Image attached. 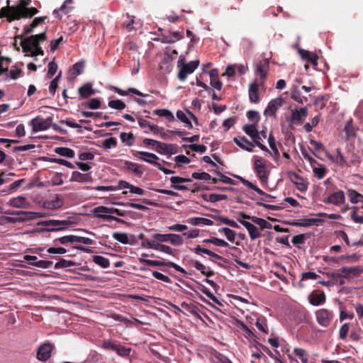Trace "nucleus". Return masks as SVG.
Segmentation results:
<instances>
[{
	"label": "nucleus",
	"mask_w": 363,
	"mask_h": 363,
	"mask_svg": "<svg viewBox=\"0 0 363 363\" xmlns=\"http://www.w3.org/2000/svg\"><path fill=\"white\" fill-rule=\"evenodd\" d=\"M33 28L34 27H32L31 24L29 26H26L23 35L17 38L21 39L20 45L22 47L25 56L31 57L34 60H37L38 55H44V51L40 46V44L47 39V35L45 32H43L28 38L23 36L33 32Z\"/></svg>",
	"instance_id": "nucleus-1"
},
{
	"label": "nucleus",
	"mask_w": 363,
	"mask_h": 363,
	"mask_svg": "<svg viewBox=\"0 0 363 363\" xmlns=\"http://www.w3.org/2000/svg\"><path fill=\"white\" fill-rule=\"evenodd\" d=\"M363 272L359 266L343 267L337 272L328 273V275L340 284H344L346 281H350L359 276Z\"/></svg>",
	"instance_id": "nucleus-2"
},
{
	"label": "nucleus",
	"mask_w": 363,
	"mask_h": 363,
	"mask_svg": "<svg viewBox=\"0 0 363 363\" xmlns=\"http://www.w3.org/2000/svg\"><path fill=\"white\" fill-rule=\"evenodd\" d=\"M37 13L38 10L34 7H3L0 11V17H6L9 21H13L21 17H32Z\"/></svg>",
	"instance_id": "nucleus-3"
},
{
	"label": "nucleus",
	"mask_w": 363,
	"mask_h": 363,
	"mask_svg": "<svg viewBox=\"0 0 363 363\" xmlns=\"http://www.w3.org/2000/svg\"><path fill=\"white\" fill-rule=\"evenodd\" d=\"M253 169L262 185H267L270 172L267 167V161L262 157L253 156Z\"/></svg>",
	"instance_id": "nucleus-4"
},
{
	"label": "nucleus",
	"mask_w": 363,
	"mask_h": 363,
	"mask_svg": "<svg viewBox=\"0 0 363 363\" xmlns=\"http://www.w3.org/2000/svg\"><path fill=\"white\" fill-rule=\"evenodd\" d=\"M92 214L94 218L101 219L104 221H116L120 223H124L123 220L115 216L110 215L109 207L105 206H98L94 208L92 210Z\"/></svg>",
	"instance_id": "nucleus-5"
},
{
	"label": "nucleus",
	"mask_w": 363,
	"mask_h": 363,
	"mask_svg": "<svg viewBox=\"0 0 363 363\" xmlns=\"http://www.w3.org/2000/svg\"><path fill=\"white\" fill-rule=\"evenodd\" d=\"M199 65V60H193L188 63L182 61L178 62V67L180 68L178 73V78L180 81H184L186 77L193 73Z\"/></svg>",
	"instance_id": "nucleus-6"
},
{
	"label": "nucleus",
	"mask_w": 363,
	"mask_h": 363,
	"mask_svg": "<svg viewBox=\"0 0 363 363\" xmlns=\"http://www.w3.org/2000/svg\"><path fill=\"white\" fill-rule=\"evenodd\" d=\"M160 236H162L161 233H154L153 238L154 242L150 249L163 252L167 255H174V250L169 247V245H166L162 244L163 242H167L165 240H163Z\"/></svg>",
	"instance_id": "nucleus-7"
},
{
	"label": "nucleus",
	"mask_w": 363,
	"mask_h": 363,
	"mask_svg": "<svg viewBox=\"0 0 363 363\" xmlns=\"http://www.w3.org/2000/svg\"><path fill=\"white\" fill-rule=\"evenodd\" d=\"M51 124L52 118L50 117L43 118L38 116L29 122V125L32 127V130L34 133L46 130L51 126Z\"/></svg>",
	"instance_id": "nucleus-8"
},
{
	"label": "nucleus",
	"mask_w": 363,
	"mask_h": 363,
	"mask_svg": "<svg viewBox=\"0 0 363 363\" xmlns=\"http://www.w3.org/2000/svg\"><path fill=\"white\" fill-rule=\"evenodd\" d=\"M70 220H49L45 222V225L50 231H58L67 229L72 226Z\"/></svg>",
	"instance_id": "nucleus-9"
},
{
	"label": "nucleus",
	"mask_w": 363,
	"mask_h": 363,
	"mask_svg": "<svg viewBox=\"0 0 363 363\" xmlns=\"http://www.w3.org/2000/svg\"><path fill=\"white\" fill-rule=\"evenodd\" d=\"M325 203L333 204L336 206H340L345 202V195L343 191L338 190L335 192L329 194L327 198L323 200Z\"/></svg>",
	"instance_id": "nucleus-10"
},
{
	"label": "nucleus",
	"mask_w": 363,
	"mask_h": 363,
	"mask_svg": "<svg viewBox=\"0 0 363 363\" xmlns=\"http://www.w3.org/2000/svg\"><path fill=\"white\" fill-rule=\"evenodd\" d=\"M284 100L282 97H277L271 100L264 111L265 116H275L278 109L283 105Z\"/></svg>",
	"instance_id": "nucleus-11"
},
{
	"label": "nucleus",
	"mask_w": 363,
	"mask_h": 363,
	"mask_svg": "<svg viewBox=\"0 0 363 363\" xmlns=\"http://www.w3.org/2000/svg\"><path fill=\"white\" fill-rule=\"evenodd\" d=\"M308 115V109L306 107H301L300 108H295L291 111V116L290 117V123L293 125H298L301 123Z\"/></svg>",
	"instance_id": "nucleus-12"
},
{
	"label": "nucleus",
	"mask_w": 363,
	"mask_h": 363,
	"mask_svg": "<svg viewBox=\"0 0 363 363\" xmlns=\"http://www.w3.org/2000/svg\"><path fill=\"white\" fill-rule=\"evenodd\" d=\"M290 181L296 186L301 192H304L308 189V182L307 180L295 172H291L289 174Z\"/></svg>",
	"instance_id": "nucleus-13"
},
{
	"label": "nucleus",
	"mask_w": 363,
	"mask_h": 363,
	"mask_svg": "<svg viewBox=\"0 0 363 363\" xmlns=\"http://www.w3.org/2000/svg\"><path fill=\"white\" fill-rule=\"evenodd\" d=\"M315 317L319 325L326 327L332 320L333 313L327 309L322 308L316 311Z\"/></svg>",
	"instance_id": "nucleus-14"
},
{
	"label": "nucleus",
	"mask_w": 363,
	"mask_h": 363,
	"mask_svg": "<svg viewBox=\"0 0 363 363\" xmlns=\"http://www.w3.org/2000/svg\"><path fill=\"white\" fill-rule=\"evenodd\" d=\"M23 260L28 262L30 265L42 269H48L52 264V261L38 260L36 256L26 255L23 256Z\"/></svg>",
	"instance_id": "nucleus-15"
},
{
	"label": "nucleus",
	"mask_w": 363,
	"mask_h": 363,
	"mask_svg": "<svg viewBox=\"0 0 363 363\" xmlns=\"http://www.w3.org/2000/svg\"><path fill=\"white\" fill-rule=\"evenodd\" d=\"M171 187L175 190L182 191L188 190L187 186L184 185L185 182H191L192 180L190 178H184L181 177L174 176L170 177Z\"/></svg>",
	"instance_id": "nucleus-16"
},
{
	"label": "nucleus",
	"mask_w": 363,
	"mask_h": 363,
	"mask_svg": "<svg viewBox=\"0 0 363 363\" xmlns=\"http://www.w3.org/2000/svg\"><path fill=\"white\" fill-rule=\"evenodd\" d=\"M155 150L162 155H174L177 152V147L174 145L167 144L161 142H155Z\"/></svg>",
	"instance_id": "nucleus-17"
},
{
	"label": "nucleus",
	"mask_w": 363,
	"mask_h": 363,
	"mask_svg": "<svg viewBox=\"0 0 363 363\" xmlns=\"http://www.w3.org/2000/svg\"><path fill=\"white\" fill-rule=\"evenodd\" d=\"M8 204L11 207L16 208H28L30 206V203L23 196H18L10 199Z\"/></svg>",
	"instance_id": "nucleus-18"
},
{
	"label": "nucleus",
	"mask_w": 363,
	"mask_h": 363,
	"mask_svg": "<svg viewBox=\"0 0 363 363\" xmlns=\"http://www.w3.org/2000/svg\"><path fill=\"white\" fill-rule=\"evenodd\" d=\"M52 349V345L50 343L43 344L38 350L37 358L42 362L48 360L50 357V353Z\"/></svg>",
	"instance_id": "nucleus-19"
},
{
	"label": "nucleus",
	"mask_w": 363,
	"mask_h": 363,
	"mask_svg": "<svg viewBox=\"0 0 363 363\" xmlns=\"http://www.w3.org/2000/svg\"><path fill=\"white\" fill-rule=\"evenodd\" d=\"M239 223L247 229L251 240H255L261 236L260 230L253 223L244 220H239Z\"/></svg>",
	"instance_id": "nucleus-20"
},
{
	"label": "nucleus",
	"mask_w": 363,
	"mask_h": 363,
	"mask_svg": "<svg viewBox=\"0 0 363 363\" xmlns=\"http://www.w3.org/2000/svg\"><path fill=\"white\" fill-rule=\"evenodd\" d=\"M174 308L177 309L179 311L185 313L184 311H186L189 313L191 314L192 315L201 318V316L199 313V309L197 306L194 303H187V302H182L181 303V307L182 309L179 308L178 306H174Z\"/></svg>",
	"instance_id": "nucleus-21"
},
{
	"label": "nucleus",
	"mask_w": 363,
	"mask_h": 363,
	"mask_svg": "<svg viewBox=\"0 0 363 363\" xmlns=\"http://www.w3.org/2000/svg\"><path fill=\"white\" fill-rule=\"evenodd\" d=\"M122 167L126 170L134 172L138 176H141L145 171L143 165L127 160L122 162Z\"/></svg>",
	"instance_id": "nucleus-22"
},
{
	"label": "nucleus",
	"mask_w": 363,
	"mask_h": 363,
	"mask_svg": "<svg viewBox=\"0 0 363 363\" xmlns=\"http://www.w3.org/2000/svg\"><path fill=\"white\" fill-rule=\"evenodd\" d=\"M160 238L163 240L169 242L171 245L174 246H181L183 245L184 240L182 237L179 234L174 233H167L162 234Z\"/></svg>",
	"instance_id": "nucleus-23"
},
{
	"label": "nucleus",
	"mask_w": 363,
	"mask_h": 363,
	"mask_svg": "<svg viewBox=\"0 0 363 363\" xmlns=\"http://www.w3.org/2000/svg\"><path fill=\"white\" fill-rule=\"evenodd\" d=\"M16 216L18 219H21L20 223L35 220L36 218L42 217L40 213L33 212V211H17Z\"/></svg>",
	"instance_id": "nucleus-24"
},
{
	"label": "nucleus",
	"mask_w": 363,
	"mask_h": 363,
	"mask_svg": "<svg viewBox=\"0 0 363 363\" xmlns=\"http://www.w3.org/2000/svg\"><path fill=\"white\" fill-rule=\"evenodd\" d=\"M138 157L149 164H153L155 167H157V164H159L157 162L159 160V157L154 153L145 152V151H140L138 152Z\"/></svg>",
	"instance_id": "nucleus-25"
},
{
	"label": "nucleus",
	"mask_w": 363,
	"mask_h": 363,
	"mask_svg": "<svg viewBox=\"0 0 363 363\" xmlns=\"http://www.w3.org/2000/svg\"><path fill=\"white\" fill-rule=\"evenodd\" d=\"M233 142L239 146L242 150H245L247 152H252L253 147H255V144L250 141H249L244 136L235 137L233 138Z\"/></svg>",
	"instance_id": "nucleus-26"
},
{
	"label": "nucleus",
	"mask_w": 363,
	"mask_h": 363,
	"mask_svg": "<svg viewBox=\"0 0 363 363\" xmlns=\"http://www.w3.org/2000/svg\"><path fill=\"white\" fill-rule=\"evenodd\" d=\"M298 52L303 60L311 62L314 67L318 65V56L315 53L303 49H298Z\"/></svg>",
	"instance_id": "nucleus-27"
},
{
	"label": "nucleus",
	"mask_w": 363,
	"mask_h": 363,
	"mask_svg": "<svg viewBox=\"0 0 363 363\" xmlns=\"http://www.w3.org/2000/svg\"><path fill=\"white\" fill-rule=\"evenodd\" d=\"M70 181L79 183H90L92 181V178L88 174H82L79 172L74 171L72 174Z\"/></svg>",
	"instance_id": "nucleus-28"
},
{
	"label": "nucleus",
	"mask_w": 363,
	"mask_h": 363,
	"mask_svg": "<svg viewBox=\"0 0 363 363\" xmlns=\"http://www.w3.org/2000/svg\"><path fill=\"white\" fill-rule=\"evenodd\" d=\"M333 163L335 164L340 166V167H350L351 164H354V161L352 160L350 163L347 162L346 160L345 159V157L341 152V150L340 148L336 149V155H335V158L333 160Z\"/></svg>",
	"instance_id": "nucleus-29"
},
{
	"label": "nucleus",
	"mask_w": 363,
	"mask_h": 363,
	"mask_svg": "<svg viewBox=\"0 0 363 363\" xmlns=\"http://www.w3.org/2000/svg\"><path fill=\"white\" fill-rule=\"evenodd\" d=\"M243 130L252 139L253 142L257 140H262V138L259 137V131L257 130L255 125L250 124L245 125L243 127Z\"/></svg>",
	"instance_id": "nucleus-30"
},
{
	"label": "nucleus",
	"mask_w": 363,
	"mask_h": 363,
	"mask_svg": "<svg viewBox=\"0 0 363 363\" xmlns=\"http://www.w3.org/2000/svg\"><path fill=\"white\" fill-rule=\"evenodd\" d=\"M259 85L256 81L250 84L249 86V99L251 102L257 103L259 101L258 96Z\"/></svg>",
	"instance_id": "nucleus-31"
},
{
	"label": "nucleus",
	"mask_w": 363,
	"mask_h": 363,
	"mask_svg": "<svg viewBox=\"0 0 363 363\" xmlns=\"http://www.w3.org/2000/svg\"><path fill=\"white\" fill-rule=\"evenodd\" d=\"M187 222L192 225H207L211 226L213 225V221L211 219L201 218V217H193L188 219Z\"/></svg>",
	"instance_id": "nucleus-32"
},
{
	"label": "nucleus",
	"mask_w": 363,
	"mask_h": 363,
	"mask_svg": "<svg viewBox=\"0 0 363 363\" xmlns=\"http://www.w3.org/2000/svg\"><path fill=\"white\" fill-rule=\"evenodd\" d=\"M79 94L82 98H89L96 94V90L92 89L91 84H85L79 88Z\"/></svg>",
	"instance_id": "nucleus-33"
},
{
	"label": "nucleus",
	"mask_w": 363,
	"mask_h": 363,
	"mask_svg": "<svg viewBox=\"0 0 363 363\" xmlns=\"http://www.w3.org/2000/svg\"><path fill=\"white\" fill-rule=\"evenodd\" d=\"M183 37L182 33L179 31L171 32L169 35H162L160 40L163 43H173Z\"/></svg>",
	"instance_id": "nucleus-34"
},
{
	"label": "nucleus",
	"mask_w": 363,
	"mask_h": 363,
	"mask_svg": "<svg viewBox=\"0 0 363 363\" xmlns=\"http://www.w3.org/2000/svg\"><path fill=\"white\" fill-rule=\"evenodd\" d=\"M244 185H245L246 186H247L248 188L252 189L253 191H255V192H257L258 194L259 195H264L266 196L267 197H271L270 195H268L267 194H265L261 189H259L257 186H256L255 184H254L252 182L245 179V178L240 177V176H237L236 177Z\"/></svg>",
	"instance_id": "nucleus-35"
},
{
	"label": "nucleus",
	"mask_w": 363,
	"mask_h": 363,
	"mask_svg": "<svg viewBox=\"0 0 363 363\" xmlns=\"http://www.w3.org/2000/svg\"><path fill=\"white\" fill-rule=\"evenodd\" d=\"M177 118L178 120H179L181 122H182L185 127L188 128H192L193 125L191 124V122L190 121V116L187 113L184 112L183 111L179 110L177 111L176 113Z\"/></svg>",
	"instance_id": "nucleus-36"
},
{
	"label": "nucleus",
	"mask_w": 363,
	"mask_h": 363,
	"mask_svg": "<svg viewBox=\"0 0 363 363\" xmlns=\"http://www.w3.org/2000/svg\"><path fill=\"white\" fill-rule=\"evenodd\" d=\"M21 65H14L11 67L10 70H8V72H4L6 77H9L13 80H16L21 77Z\"/></svg>",
	"instance_id": "nucleus-37"
},
{
	"label": "nucleus",
	"mask_w": 363,
	"mask_h": 363,
	"mask_svg": "<svg viewBox=\"0 0 363 363\" xmlns=\"http://www.w3.org/2000/svg\"><path fill=\"white\" fill-rule=\"evenodd\" d=\"M318 221L316 218H301L293 223V225L297 227H309L316 224Z\"/></svg>",
	"instance_id": "nucleus-38"
},
{
	"label": "nucleus",
	"mask_w": 363,
	"mask_h": 363,
	"mask_svg": "<svg viewBox=\"0 0 363 363\" xmlns=\"http://www.w3.org/2000/svg\"><path fill=\"white\" fill-rule=\"evenodd\" d=\"M291 96V99H293L294 101L302 104L307 102L308 101L307 97L302 96L301 91L296 86L292 88Z\"/></svg>",
	"instance_id": "nucleus-39"
},
{
	"label": "nucleus",
	"mask_w": 363,
	"mask_h": 363,
	"mask_svg": "<svg viewBox=\"0 0 363 363\" xmlns=\"http://www.w3.org/2000/svg\"><path fill=\"white\" fill-rule=\"evenodd\" d=\"M55 153L60 156L68 158H73L74 157V151L70 148L65 147H58L55 149Z\"/></svg>",
	"instance_id": "nucleus-40"
},
{
	"label": "nucleus",
	"mask_w": 363,
	"mask_h": 363,
	"mask_svg": "<svg viewBox=\"0 0 363 363\" xmlns=\"http://www.w3.org/2000/svg\"><path fill=\"white\" fill-rule=\"evenodd\" d=\"M251 220L252 221L253 223L258 225L260 227L261 230L271 229L272 228V224L263 218H258L256 216H252Z\"/></svg>",
	"instance_id": "nucleus-41"
},
{
	"label": "nucleus",
	"mask_w": 363,
	"mask_h": 363,
	"mask_svg": "<svg viewBox=\"0 0 363 363\" xmlns=\"http://www.w3.org/2000/svg\"><path fill=\"white\" fill-rule=\"evenodd\" d=\"M92 260L96 264H97L104 269L108 268L110 265V262H109L108 259H107L105 257L101 256V255L93 256Z\"/></svg>",
	"instance_id": "nucleus-42"
},
{
	"label": "nucleus",
	"mask_w": 363,
	"mask_h": 363,
	"mask_svg": "<svg viewBox=\"0 0 363 363\" xmlns=\"http://www.w3.org/2000/svg\"><path fill=\"white\" fill-rule=\"evenodd\" d=\"M113 90L121 96H127L130 94H135L138 96H143V94L135 88H129L127 91L122 90L118 87H113Z\"/></svg>",
	"instance_id": "nucleus-43"
},
{
	"label": "nucleus",
	"mask_w": 363,
	"mask_h": 363,
	"mask_svg": "<svg viewBox=\"0 0 363 363\" xmlns=\"http://www.w3.org/2000/svg\"><path fill=\"white\" fill-rule=\"evenodd\" d=\"M154 112L157 116L164 117L169 122L174 120L173 113L168 109H156Z\"/></svg>",
	"instance_id": "nucleus-44"
},
{
	"label": "nucleus",
	"mask_w": 363,
	"mask_h": 363,
	"mask_svg": "<svg viewBox=\"0 0 363 363\" xmlns=\"http://www.w3.org/2000/svg\"><path fill=\"white\" fill-rule=\"evenodd\" d=\"M268 69V62H265L264 64L256 65V74H259L261 79H264Z\"/></svg>",
	"instance_id": "nucleus-45"
},
{
	"label": "nucleus",
	"mask_w": 363,
	"mask_h": 363,
	"mask_svg": "<svg viewBox=\"0 0 363 363\" xmlns=\"http://www.w3.org/2000/svg\"><path fill=\"white\" fill-rule=\"evenodd\" d=\"M219 232L224 233L227 240L231 242H233L236 238V233L233 230L228 228H221L219 229Z\"/></svg>",
	"instance_id": "nucleus-46"
},
{
	"label": "nucleus",
	"mask_w": 363,
	"mask_h": 363,
	"mask_svg": "<svg viewBox=\"0 0 363 363\" xmlns=\"http://www.w3.org/2000/svg\"><path fill=\"white\" fill-rule=\"evenodd\" d=\"M139 240L141 241V246L144 248L150 249L153 242H154V238H153V234L151 236V239H148L145 238V235L141 233L138 236Z\"/></svg>",
	"instance_id": "nucleus-47"
},
{
	"label": "nucleus",
	"mask_w": 363,
	"mask_h": 363,
	"mask_svg": "<svg viewBox=\"0 0 363 363\" xmlns=\"http://www.w3.org/2000/svg\"><path fill=\"white\" fill-rule=\"evenodd\" d=\"M108 106L111 108L116 110H123L126 107L125 104L119 99L109 101Z\"/></svg>",
	"instance_id": "nucleus-48"
},
{
	"label": "nucleus",
	"mask_w": 363,
	"mask_h": 363,
	"mask_svg": "<svg viewBox=\"0 0 363 363\" xmlns=\"http://www.w3.org/2000/svg\"><path fill=\"white\" fill-rule=\"evenodd\" d=\"M348 196L351 203H357L363 199V195L359 194L357 191L353 189H350L348 191Z\"/></svg>",
	"instance_id": "nucleus-49"
},
{
	"label": "nucleus",
	"mask_w": 363,
	"mask_h": 363,
	"mask_svg": "<svg viewBox=\"0 0 363 363\" xmlns=\"http://www.w3.org/2000/svg\"><path fill=\"white\" fill-rule=\"evenodd\" d=\"M112 236L114 240L122 244H128L129 242V238L126 233L116 232L113 233Z\"/></svg>",
	"instance_id": "nucleus-50"
},
{
	"label": "nucleus",
	"mask_w": 363,
	"mask_h": 363,
	"mask_svg": "<svg viewBox=\"0 0 363 363\" xmlns=\"http://www.w3.org/2000/svg\"><path fill=\"white\" fill-rule=\"evenodd\" d=\"M325 301V296L323 293L315 294L311 298L310 302L313 306H318Z\"/></svg>",
	"instance_id": "nucleus-51"
},
{
	"label": "nucleus",
	"mask_w": 363,
	"mask_h": 363,
	"mask_svg": "<svg viewBox=\"0 0 363 363\" xmlns=\"http://www.w3.org/2000/svg\"><path fill=\"white\" fill-rule=\"evenodd\" d=\"M310 144H311V147H313V149L314 150L315 155L316 157H318L317 155L318 153H320V152H324L326 150L325 148L324 145L318 141H316L314 140H311Z\"/></svg>",
	"instance_id": "nucleus-52"
},
{
	"label": "nucleus",
	"mask_w": 363,
	"mask_h": 363,
	"mask_svg": "<svg viewBox=\"0 0 363 363\" xmlns=\"http://www.w3.org/2000/svg\"><path fill=\"white\" fill-rule=\"evenodd\" d=\"M120 138L123 143H125L128 146H131L134 143V137L132 133H121Z\"/></svg>",
	"instance_id": "nucleus-53"
},
{
	"label": "nucleus",
	"mask_w": 363,
	"mask_h": 363,
	"mask_svg": "<svg viewBox=\"0 0 363 363\" xmlns=\"http://www.w3.org/2000/svg\"><path fill=\"white\" fill-rule=\"evenodd\" d=\"M313 172L314 175L318 179H321L324 177V176L326 173V169L323 165L319 164L318 167H313Z\"/></svg>",
	"instance_id": "nucleus-54"
},
{
	"label": "nucleus",
	"mask_w": 363,
	"mask_h": 363,
	"mask_svg": "<svg viewBox=\"0 0 363 363\" xmlns=\"http://www.w3.org/2000/svg\"><path fill=\"white\" fill-rule=\"evenodd\" d=\"M191 177L194 179L208 181L211 179V176L207 172H194Z\"/></svg>",
	"instance_id": "nucleus-55"
},
{
	"label": "nucleus",
	"mask_w": 363,
	"mask_h": 363,
	"mask_svg": "<svg viewBox=\"0 0 363 363\" xmlns=\"http://www.w3.org/2000/svg\"><path fill=\"white\" fill-rule=\"evenodd\" d=\"M84 68V63L82 62H79L75 63L71 69V72H73L75 75H79L83 72Z\"/></svg>",
	"instance_id": "nucleus-56"
},
{
	"label": "nucleus",
	"mask_w": 363,
	"mask_h": 363,
	"mask_svg": "<svg viewBox=\"0 0 363 363\" xmlns=\"http://www.w3.org/2000/svg\"><path fill=\"white\" fill-rule=\"evenodd\" d=\"M228 196L222 194H211L208 196V201L215 203L219 201L225 200Z\"/></svg>",
	"instance_id": "nucleus-57"
},
{
	"label": "nucleus",
	"mask_w": 363,
	"mask_h": 363,
	"mask_svg": "<svg viewBox=\"0 0 363 363\" xmlns=\"http://www.w3.org/2000/svg\"><path fill=\"white\" fill-rule=\"evenodd\" d=\"M75 235H69L59 238L57 240L62 245L74 243Z\"/></svg>",
	"instance_id": "nucleus-58"
},
{
	"label": "nucleus",
	"mask_w": 363,
	"mask_h": 363,
	"mask_svg": "<svg viewBox=\"0 0 363 363\" xmlns=\"http://www.w3.org/2000/svg\"><path fill=\"white\" fill-rule=\"evenodd\" d=\"M294 354L298 356L303 363H308V359L306 357V352L301 348H295Z\"/></svg>",
	"instance_id": "nucleus-59"
},
{
	"label": "nucleus",
	"mask_w": 363,
	"mask_h": 363,
	"mask_svg": "<svg viewBox=\"0 0 363 363\" xmlns=\"http://www.w3.org/2000/svg\"><path fill=\"white\" fill-rule=\"evenodd\" d=\"M117 145V141L114 138H109L106 139L103 142L102 147L105 149H110L111 147H116Z\"/></svg>",
	"instance_id": "nucleus-60"
},
{
	"label": "nucleus",
	"mask_w": 363,
	"mask_h": 363,
	"mask_svg": "<svg viewBox=\"0 0 363 363\" xmlns=\"http://www.w3.org/2000/svg\"><path fill=\"white\" fill-rule=\"evenodd\" d=\"M152 276L155 279H158L160 281H163L164 283H169L171 281V279H170V278L168 276L164 275V274H162V273H160V272H159L157 271L153 272H152Z\"/></svg>",
	"instance_id": "nucleus-61"
},
{
	"label": "nucleus",
	"mask_w": 363,
	"mask_h": 363,
	"mask_svg": "<svg viewBox=\"0 0 363 363\" xmlns=\"http://www.w3.org/2000/svg\"><path fill=\"white\" fill-rule=\"evenodd\" d=\"M47 252L49 254L63 255L67 252V250L62 247H51L47 250Z\"/></svg>",
	"instance_id": "nucleus-62"
},
{
	"label": "nucleus",
	"mask_w": 363,
	"mask_h": 363,
	"mask_svg": "<svg viewBox=\"0 0 363 363\" xmlns=\"http://www.w3.org/2000/svg\"><path fill=\"white\" fill-rule=\"evenodd\" d=\"M135 23V16H127V20L124 22L123 25L128 30H132L134 29L133 24Z\"/></svg>",
	"instance_id": "nucleus-63"
},
{
	"label": "nucleus",
	"mask_w": 363,
	"mask_h": 363,
	"mask_svg": "<svg viewBox=\"0 0 363 363\" xmlns=\"http://www.w3.org/2000/svg\"><path fill=\"white\" fill-rule=\"evenodd\" d=\"M87 106L91 109H98L101 107V101L97 98H93L87 102Z\"/></svg>",
	"instance_id": "nucleus-64"
}]
</instances>
